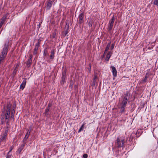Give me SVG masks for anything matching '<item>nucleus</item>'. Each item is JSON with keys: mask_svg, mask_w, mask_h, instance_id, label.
Masks as SVG:
<instances>
[{"mask_svg": "<svg viewBox=\"0 0 158 158\" xmlns=\"http://www.w3.org/2000/svg\"><path fill=\"white\" fill-rule=\"evenodd\" d=\"M109 48H106V49L105 51H104V53L103 54V55L102 56L101 58L102 59L105 56L106 53L109 50Z\"/></svg>", "mask_w": 158, "mask_h": 158, "instance_id": "nucleus-20", "label": "nucleus"}, {"mask_svg": "<svg viewBox=\"0 0 158 158\" xmlns=\"http://www.w3.org/2000/svg\"><path fill=\"white\" fill-rule=\"evenodd\" d=\"M68 29H67V30L66 31H65V33H64V34H65V35H66L68 33Z\"/></svg>", "mask_w": 158, "mask_h": 158, "instance_id": "nucleus-36", "label": "nucleus"}, {"mask_svg": "<svg viewBox=\"0 0 158 158\" xmlns=\"http://www.w3.org/2000/svg\"><path fill=\"white\" fill-rule=\"evenodd\" d=\"M115 20V19L114 18V17L113 16L110 20V21L109 23L110 24H114V22Z\"/></svg>", "mask_w": 158, "mask_h": 158, "instance_id": "nucleus-23", "label": "nucleus"}, {"mask_svg": "<svg viewBox=\"0 0 158 158\" xmlns=\"http://www.w3.org/2000/svg\"><path fill=\"white\" fill-rule=\"evenodd\" d=\"M40 43L39 42H38L35 44V48L34 49L33 54H36L37 52V50L40 46Z\"/></svg>", "mask_w": 158, "mask_h": 158, "instance_id": "nucleus-7", "label": "nucleus"}, {"mask_svg": "<svg viewBox=\"0 0 158 158\" xmlns=\"http://www.w3.org/2000/svg\"><path fill=\"white\" fill-rule=\"evenodd\" d=\"M111 55V52H109L107 54L106 58L105 60L107 62L109 61Z\"/></svg>", "mask_w": 158, "mask_h": 158, "instance_id": "nucleus-13", "label": "nucleus"}, {"mask_svg": "<svg viewBox=\"0 0 158 158\" xmlns=\"http://www.w3.org/2000/svg\"><path fill=\"white\" fill-rule=\"evenodd\" d=\"M29 135L30 134L27 133L26 135H25V137L23 140V142L24 143H25V144L26 143V141L27 139H28V137H29Z\"/></svg>", "mask_w": 158, "mask_h": 158, "instance_id": "nucleus-17", "label": "nucleus"}, {"mask_svg": "<svg viewBox=\"0 0 158 158\" xmlns=\"http://www.w3.org/2000/svg\"><path fill=\"white\" fill-rule=\"evenodd\" d=\"M8 123H9V121H7V122H6V124H8Z\"/></svg>", "mask_w": 158, "mask_h": 158, "instance_id": "nucleus-40", "label": "nucleus"}, {"mask_svg": "<svg viewBox=\"0 0 158 158\" xmlns=\"http://www.w3.org/2000/svg\"><path fill=\"white\" fill-rule=\"evenodd\" d=\"M44 55L45 56L46 55H48V51L47 50V48H45L44 52Z\"/></svg>", "mask_w": 158, "mask_h": 158, "instance_id": "nucleus-26", "label": "nucleus"}, {"mask_svg": "<svg viewBox=\"0 0 158 158\" xmlns=\"http://www.w3.org/2000/svg\"><path fill=\"white\" fill-rule=\"evenodd\" d=\"M32 125H31L29 126V129L27 130V133L29 134H30V133L32 130Z\"/></svg>", "mask_w": 158, "mask_h": 158, "instance_id": "nucleus-24", "label": "nucleus"}, {"mask_svg": "<svg viewBox=\"0 0 158 158\" xmlns=\"http://www.w3.org/2000/svg\"><path fill=\"white\" fill-rule=\"evenodd\" d=\"M137 133H140V132L139 131H137Z\"/></svg>", "mask_w": 158, "mask_h": 158, "instance_id": "nucleus-41", "label": "nucleus"}, {"mask_svg": "<svg viewBox=\"0 0 158 158\" xmlns=\"http://www.w3.org/2000/svg\"><path fill=\"white\" fill-rule=\"evenodd\" d=\"M15 113V110L14 109H13V111L11 112V116L10 117L13 119L14 118V114Z\"/></svg>", "mask_w": 158, "mask_h": 158, "instance_id": "nucleus-25", "label": "nucleus"}, {"mask_svg": "<svg viewBox=\"0 0 158 158\" xmlns=\"http://www.w3.org/2000/svg\"><path fill=\"white\" fill-rule=\"evenodd\" d=\"M7 15H5L2 17V21H1V27L2 25L3 24L4 22L5 21L6 19L7 18Z\"/></svg>", "mask_w": 158, "mask_h": 158, "instance_id": "nucleus-11", "label": "nucleus"}, {"mask_svg": "<svg viewBox=\"0 0 158 158\" xmlns=\"http://www.w3.org/2000/svg\"><path fill=\"white\" fill-rule=\"evenodd\" d=\"M148 74V73H146L145 76V77L144 80H143L144 81H145L146 80H147L148 79V76H147V75Z\"/></svg>", "mask_w": 158, "mask_h": 158, "instance_id": "nucleus-30", "label": "nucleus"}, {"mask_svg": "<svg viewBox=\"0 0 158 158\" xmlns=\"http://www.w3.org/2000/svg\"><path fill=\"white\" fill-rule=\"evenodd\" d=\"M84 158H87L88 157V155L86 154H84L83 156Z\"/></svg>", "mask_w": 158, "mask_h": 158, "instance_id": "nucleus-31", "label": "nucleus"}, {"mask_svg": "<svg viewBox=\"0 0 158 158\" xmlns=\"http://www.w3.org/2000/svg\"><path fill=\"white\" fill-rule=\"evenodd\" d=\"M25 145V143L22 144V145L19 148L16 152L18 153H20L23 149Z\"/></svg>", "mask_w": 158, "mask_h": 158, "instance_id": "nucleus-10", "label": "nucleus"}, {"mask_svg": "<svg viewBox=\"0 0 158 158\" xmlns=\"http://www.w3.org/2000/svg\"><path fill=\"white\" fill-rule=\"evenodd\" d=\"M130 94L128 93L125 94L124 96L122 98V101L120 103V106H126L127 102H129Z\"/></svg>", "mask_w": 158, "mask_h": 158, "instance_id": "nucleus-4", "label": "nucleus"}, {"mask_svg": "<svg viewBox=\"0 0 158 158\" xmlns=\"http://www.w3.org/2000/svg\"><path fill=\"white\" fill-rule=\"evenodd\" d=\"M113 24L109 23V25L107 29L109 31H111L113 28Z\"/></svg>", "mask_w": 158, "mask_h": 158, "instance_id": "nucleus-19", "label": "nucleus"}, {"mask_svg": "<svg viewBox=\"0 0 158 158\" xmlns=\"http://www.w3.org/2000/svg\"><path fill=\"white\" fill-rule=\"evenodd\" d=\"M111 68L112 70V72L113 75L114 77H116L117 76V70L116 68L114 66H111Z\"/></svg>", "mask_w": 158, "mask_h": 158, "instance_id": "nucleus-8", "label": "nucleus"}, {"mask_svg": "<svg viewBox=\"0 0 158 158\" xmlns=\"http://www.w3.org/2000/svg\"><path fill=\"white\" fill-rule=\"evenodd\" d=\"M13 72L14 73H15L16 71L15 70V69L13 71Z\"/></svg>", "mask_w": 158, "mask_h": 158, "instance_id": "nucleus-39", "label": "nucleus"}, {"mask_svg": "<svg viewBox=\"0 0 158 158\" xmlns=\"http://www.w3.org/2000/svg\"><path fill=\"white\" fill-rule=\"evenodd\" d=\"M84 13L82 12L80 14L79 16H78V22L80 24H81L84 22Z\"/></svg>", "mask_w": 158, "mask_h": 158, "instance_id": "nucleus-6", "label": "nucleus"}, {"mask_svg": "<svg viewBox=\"0 0 158 158\" xmlns=\"http://www.w3.org/2000/svg\"><path fill=\"white\" fill-rule=\"evenodd\" d=\"M120 113H123L125 111V109L126 108V106H120Z\"/></svg>", "mask_w": 158, "mask_h": 158, "instance_id": "nucleus-18", "label": "nucleus"}, {"mask_svg": "<svg viewBox=\"0 0 158 158\" xmlns=\"http://www.w3.org/2000/svg\"><path fill=\"white\" fill-rule=\"evenodd\" d=\"M90 68H89V71L90 72L91 70V64H89Z\"/></svg>", "mask_w": 158, "mask_h": 158, "instance_id": "nucleus-35", "label": "nucleus"}, {"mask_svg": "<svg viewBox=\"0 0 158 158\" xmlns=\"http://www.w3.org/2000/svg\"><path fill=\"white\" fill-rule=\"evenodd\" d=\"M13 148L12 147H11L10 148V151L8 152V154H9V153L11 152L12 151V150L13 149Z\"/></svg>", "mask_w": 158, "mask_h": 158, "instance_id": "nucleus-37", "label": "nucleus"}, {"mask_svg": "<svg viewBox=\"0 0 158 158\" xmlns=\"http://www.w3.org/2000/svg\"><path fill=\"white\" fill-rule=\"evenodd\" d=\"M10 107L9 106H7V109L5 112L3 111L2 113V123L3 124L5 123L6 120L7 119L10 117Z\"/></svg>", "mask_w": 158, "mask_h": 158, "instance_id": "nucleus-2", "label": "nucleus"}, {"mask_svg": "<svg viewBox=\"0 0 158 158\" xmlns=\"http://www.w3.org/2000/svg\"><path fill=\"white\" fill-rule=\"evenodd\" d=\"M32 56L31 55H30L29 56V58L27 61V65L30 66L31 64L32 60Z\"/></svg>", "mask_w": 158, "mask_h": 158, "instance_id": "nucleus-12", "label": "nucleus"}, {"mask_svg": "<svg viewBox=\"0 0 158 158\" xmlns=\"http://www.w3.org/2000/svg\"><path fill=\"white\" fill-rule=\"evenodd\" d=\"M8 131V130L7 129L5 131L3 135L2 136V139H1V140H5V138L6 137L7 135Z\"/></svg>", "mask_w": 158, "mask_h": 158, "instance_id": "nucleus-14", "label": "nucleus"}, {"mask_svg": "<svg viewBox=\"0 0 158 158\" xmlns=\"http://www.w3.org/2000/svg\"><path fill=\"white\" fill-rule=\"evenodd\" d=\"M85 125V124L84 123H83V124L82 125L81 127L80 128L78 131V132H80L81 131H83V130L84 128V126Z\"/></svg>", "mask_w": 158, "mask_h": 158, "instance_id": "nucleus-22", "label": "nucleus"}, {"mask_svg": "<svg viewBox=\"0 0 158 158\" xmlns=\"http://www.w3.org/2000/svg\"><path fill=\"white\" fill-rule=\"evenodd\" d=\"M52 5V2L51 1H49L48 2L47 4V9L48 10H49L51 8Z\"/></svg>", "mask_w": 158, "mask_h": 158, "instance_id": "nucleus-15", "label": "nucleus"}, {"mask_svg": "<svg viewBox=\"0 0 158 158\" xmlns=\"http://www.w3.org/2000/svg\"><path fill=\"white\" fill-rule=\"evenodd\" d=\"M66 73V70L64 69L62 73V76L61 81L60 82V83L62 85H63L64 83L66 82L65 77Z\"/></svg>", "mask_w": 158, "mask_h": 158, "instance_id": "nucleus-5", "label": "nucleus"}, {"mask_svg": "<svg viewBox=\"0 0 158 158\" xmlns=\"http://www.w3.org/2000/svg\"><path fill=\"white\" fill-rule=\"evenodd\" d=\"M153 4L158 6V0H154Z\"/></svg>", "mask_w": 158, "mask_h": 158, "instance_id": "nucleus-28", "label": "nucleus"}, {"mask_svg": "<svg viewBox=\"0 0 158 158\" xmlns=\"http://www.w3.org/2000/svg\"><path fill=\"white\" fill-rule=\"evenodd\" d=\"M110 43H111L110 42L108 43L106 48H108L109 49L110 48Z\"/></svg>", "mask_w": 158, "mask_h": 158, "instance_id": "nucleus-34", "label": "nucleus"}, {"mask_svg": "<svg viewBox=\"0 0 158 158\" xmlns=\"http://www.w3.org/2000/svg\"><path fill=\"white\" fill-rule=\"evenodd\" d=\"M9 48V42H6L4 45L1 54V62L5 58L7 55Z\"/></svg>", "mask_w": 158, "mask_h": 158, "instance_id": "nucleus-3", "label": "nucleus"}, {"mask_svg": "<svg viewBox=\"0 0 158 158\" xmlns=\"http://www.w3.org/2000/svg\"><path fill=\"white\" fill-rule=\"evenodd\" d=\"M97 78V76L95 75H94V77L93 80V84L94 86L95 85V83L96 82V79Z\"/></svg>", "mask_w": 158, "mask_h": 158, "instance_id": "nucleus-21", "label": "nucleus"}, {"mask_svg": "<svg viewBox=\"0 0 158 158\" xmlns=\"http://www.w3.org/2000/svg\"><path fill=\"white\" fill-rule=\"evenodd\" d=\"M49 111V109L48 108H47L45 110V114L46 115H48V112Z\"/></svg>", "mask_w": 158, "mask_h": 158, "instance_id": "nucleus-27", "label": "nucleus"}, {"mask_svg": "<svg viewBox=\"0 0 158 158\" xmlns=\"http://www.w3.org/2000/svg\"><path fill=\"white\" fill-rule=\"evenodd\" d=\"M114 44H113L112 45H111V47L110 48V49H111V50H112L113 49L114 47Z\"/></svg>", "mask_w": 158, "mask_h": 158, "instance_id": "nucleus-32", "label": "nucleus"}, {"mask_svg": "<svg viewBox=\"0 0 158 158\" xmlns=\"http://www.w3.org/2000/svg\"><path fill=\"white\" fill-rule=\"evenodd\" d=\"M12 155H9V154H7V156L6 158H11V157Z\"/></svg>", "mask_w": 158, "mask_h": 158, "instance_id": "nucleus-33", "label": "nucleus"}, {"mask_svg": "<svg viewBox=\"0 0 158 158\" xmlns=\"http://www.w3.org/2000/svg\"><path fill=\"white\" fill-rule=\"evenodd\" d=\"M55 51L54 50H52L51 51V55L50 56V57L51 59H53L54 58V54L55 53Z\"/></svg>", "mask_w": 158, "mask_h": 158, "instance_id": "nucleus-16", "label": "nucleus"}, {"mask_svg": "<svg viewBox=\"0 0 158 158\" xmlns=\"http://www.w3.org/2000/svg\"><path fill=\"white\" fill-rule=\"evenodd\" d=\"M93 24V22L91 21H90L88 23V25L89 27L92 26Z\"/></svg>", "mask_w": 158, "mask_h": 158, "instance_id": "nucleus-29", "label": "nucleus"}, {"mask_svg": "<svg viewBox=\"0 0 158 158\" xmlns=\"http://www.w3.org/2000/svg\"><path fill=\"white\" fill-rule=\"evenodd\" d=\"M26 83V79H24L22 83L20 85V89L22 90H23L24 88Z\"/></svg>", "mask_w": 158, "mask_h": 158, "instance_id": "nucleus-9", "label": "nucleus"}, {"mask_svg": "<svg viewBox=\"0 0 158 158\" xmlns=\"http://www.w3.org/2000/svg\"><path fill=\"white\" fill-rule=\"evenodd\" d=\"M51 104H50V103L48 104V108L49 107H51Z\"/></svg>", "mask_w": 158, "mask_h": 158, "instance_id": "nucleus-38", "label": "nucleus"}, {"mask_svg": "<svg viewBox=\"0 0 158 158\" xmlns=\"http://www.w3.org/2000/svg\"><path fill=\"white\" fill-rule=\"evenodd\" d=\"M131 139L127 138L125 140V138L123 136H120L117 137L115 142L114 147L117 148L122 147L124 148L125 147V143H126L127 144L130 143Z\"/></svg>", "mask_w": 158, "mask_h": 158, "instance_id": "nucleus-1", "label": "nucleus"}]
</instances>
